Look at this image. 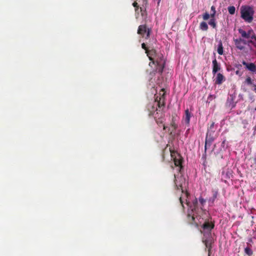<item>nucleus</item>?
Segmentation results:
<instances>
[{
	"label": "nucleus",
	"instance_id": "obj_1",
	"mask_svg": "<svg viewBox=\"0 0 256 256\" xmlns=\"http://www.w3.org/2000/svg\"><path fill=\"white\" fill-rule=\"evenodd\" d=\"M172 160L174 161L176 166L178 167V170L179 172L175 175L174 183L178 190L181 191L182 194L180 197V201L184 208H185L184 204L188 207V216L189 220L196 224V226L202 225L203 232L204 236H209L210 230L214 228V224L209 222H204V218H201L200 214H202L203 211L202 208H198L196 204L197 200L194 198H191L188 192V182H187V176H184L180 172L182 168V156L176 151L170 149Z\"/></svg>",
	"mask_w": 256,
	"mask_h": 256
},
{
	"label": "nucleus",
	"instance_id": "obj_25",
	"mask_svg": "<svg viewBox=\"0 0 256 256\" xmlns=\"http://www.w3.org/2000/svg\"><path fill=\"white\" fill-rule=\"evenodd\" d=\"M254 90L256 91V84L254 85Z\"/></svg>",
	"mask_w": 256,
	"mask_h": 256
},
{
	"label": "nucleus",
	"instance_id": "obj_29",
	"mask_svg": "<svg viewBox=\"0 0 256 256\" xmlns=\"http://www.w3.org/2000/svg\"><path fill=\"white\" fill-rule=\"evenodd\" d=\"M236 73L237 74H238V71H237V72H236Z\"/></svg>",
	"mask_w": 256,
	"mask_h": 256
},
{
	"label": "nucleus",
	"instance_id": "obj_16",
	"mask_svg": "<svg viewBox=\"0 0 256 256\" xmlns=\"http://www.w3.org/2000/svg\"><path fill=\"white\" fill-rule=\"evenodd\" d=\"M210 20L208 22V24L213 28H215L216 26V22L214 18H210Z\"/></svg>",
	"mask_w": 256,
	"mask_h": 256
},
{
	"label": "nucleus",
	"instance_id": "obj_20",
	"mask_svg": "<svg viewBox=\"0 0 256 256\" xmlns=\"http://www.w3.org/2000/svg\"><path fill=\"white\" fill-rule=\"evenodd\" d=\"M244 252L246 254H247L248 256H251L252 254V250L249 248H246L244 249Z\"/></svg>",
	"mask_w": 256,
	"mask_h": 256
},
{
	"label": "nucleus",
	"instance_id": "obj_6",
	"mask_svg": "<svg viewBox=\"0 0 256 256\" xmlns=\"http://www.w3.org/2000/svg\"><path fill=\"white\" fill-rule=\"evenodd\" d=\"M146 0H134L132 4L134 7H140V11L142 17H144L145 16L144 6L146 5Z\"/></svg>",
	"mask_w": 256,
	"mask_h": 256
},
{
	"label": "nucleus",
	"instance_id": "obj_24",
	"mask_svg": "<svg viewBox=\"0 0 256 256\" xmlns=\"http://www.w3.org/2000/svg\"><path fill=\"white\" fill-rule=\"evenodd\" d=\"M204 200L203 198H200V202L202 205L203 204L204 202Z\"/></svg>",
	"mask_w": 256,
	"mask_h": 256
},
{
	"label": "nucleus",
	"instance_id": "obj_4",
	"mask_svg": "<svg viewBox=\"0 0 256 256\" xmlns=\"http://www.w3.org/2000/svg\"><path fill=\"white\" fill-rule=\"evenodd\" d=\"M254 10L248 6H242L240 8L242 18L246 22H250L253 19Z\"/></svg>",
	"mask_w": 256,
	"mask_h": 256
},
{
	"label": "nucleus",
	"instance_id": "obj_26",
	"mask_svg": "<svg viewBox=\"0 0 256 256\" xmlns=\"http://www.w3.org/2000/svg\"><path fill=\"white\" fill-rule=\"evenodd\" d=\"M136 12L137 14H138V9H136Z\"/></svg>",
	"mask_w": 256,
	"mask_h": 256
},
{
	"label": "nucleus",
	"instance_id": "obj_28",
	"mask_svg": "<svg viewBox=\"0 0 256 256\" xmlns=\"http://www.w3.org/2000/svg\"><path fill=\"white\" fill-rule=\"evenodd\" d=\"M136 18H138V16H136Z\"/></svg>",
	"mask_w": 256,
	"mask_h": 256
},
{
	"label": "nucleus",
	"instance_id": "obj_13",
	"mask_svg": "<svg viewBox=\"0 0 256 256\" xmlns=\"http://www.w3.org/2000/svg\"><path fill=\"white\" fill-rule=\"evenodd\" d=\"M243 64L246 66V68L249 70H250L252 72H255L256 71V66L252 63L250 64H247L246 62H242Z\"/></svg>",
	"mask_w": 256,
	"mask_h": 256
},
{
	"label": "nucleus",
	"instance_id": "obj_15",
	"mask_svg": "<svg viewBox=\"0 0 256 256\" xmlns=\"http://www.w3.org/2000/svg\"><path fill=\"white\" fill-rule=\"evenodd\" d=\"M200 28L201 30L206 31L208 29V26L206 22H202L200 24Z\"/></svg>",
	"mask_w": 256,
	"mask_h": 256
},
{
	"label": "nucleus",
	"instance_id": "obj_3",
	"mask_svg": "<svg viewBox=\"0 0 256 256\" xmlns=\"http://www.w3.org/2000/svg\"><path fill=\"white\" fill-rule=\"evenodd\" d=\"M178 126L176 123V120L172 118L170 124H164L163 128L166 132L168 134L172 136L178 134L177 130Z\"/></svg>",
	"mask_w": 256,
	"mask_h": 256
},
{
	"label": "nucleus",
	"instance_id": "obj_7",
	"mask_svg": "<svg viewBox=\"0 0 256 256\" xmlns=\"http://www.w3.org/2000/svg\"><path fill=\"white\" fill-rule=\"evenodd\" d=\"M214 74V82L216 84H221L226 80L224 76L220 72H218Z\"/></svg>",
	"mask_w": 256,
	"mask_h": 256
},
{
	"label": "nucleus",
	"instance_id": "obj_2",
	"mask_svg": "<svg viewBox=\"0 0 256 256\" xmlns=\"http://www.w3.org/2000/svg\"><path fill=\"white\" fill-rule=\"evenodd\" d=\"M142 48L146 50V53L151 61L149 63V66L152 71L150 72V78L152 82H154L159 84L160 78L165 65V60L163 55L160 52H157L155 50H148L144 43L142 44Z\"/></svg>",
	"mask_w": 256,
	"mask_h": 256
},
{
	"label": "nucleus",
	"instance_id": "obj_8",
	"mask_svg": "<svg viewBox=\"0 0 256 256\" xmlns=\"http://www.w3.org/2000/svg\"><path fill=\"white\" fill-rule=\"evenodd\" d=\"M192 114L189 112L188 110L187 109L185 110L184 114L182 118V122L188 125L190 122V118L192 117Z\"/></svg>",
	"mask_w": 256,
	"mask_h": 256
},
{
	"label": "nucleus",
	"instance_id": "obj_17",
	"mask_svg": "<svg viewBox=\"0 0 256 256\" xmlns=\"http://www.w3.org/2000/svg\"><path fill=\"white\" fill-rule=\"evenodd\" d=\"M218 52L220 55H222L223 54V47L221 42H220L218 44Z\"/></svg>",
	"mask_w": 256,
	"mask_h": 256
},
{
	"label": "nucleus",
	"instance_id": "obj_19",
	"mask_svg": "<svg viewBox=\"0 0 256 256\" xmlns=\"http://www.w3.org/2000/svg\"><path fill=\"white\" fill-rule=\"evenodd\" d=\"M228 12L230 14H234L235 12V10H236V8L234 6H229L228 8Z\"/></svg>",
	"mask_w": 256,
	"mask_h": 256
},
{
	"label": "nucleus",
	"instance_id": "obj_18",
	"mask_svg": "<svg viewBox=\"0 0 256 256\" xmlns=\"http://www.w3.org/2000/svg\"><path fill=\"white\" fill-rule=\"evenodd\" d=\"M210 18H214L216 14V8L214 6H212L211 8Z\"/></svg>",
	"mask_w": 256,
	"mask_h": 256
},
{
	"label": "nucleus",
	"instance_id": "obj_21",
	"mask_svg": "<svg viewBox=\"0 0 256 256\" xmlns=\"http://www.w3.org/2000/svg\"><path fill=\"white\" fill-rule=\"evenodd\" d=\"M210 18V14H209L208 12H205L202 15L204 20H208Z\"/></svg>",
	"mask_w": 256,
	"mask_h": 256
},
{
	"label": "nucleus",
	"instance_id": "obj_14",
	"mask_svg": "<svg viewBox=\"0 0 256 256\" xmlns=\"http://www.w3.org/2000/svg\"><path fill=\"white\" fill-rule=\"evenodd\" d=\"M154 114V118L156 120V122L157 124H162L164 122V118L162 116L158 118V112L156 114Z\"/></svg>",
	"mask_w": 256,
	"mask_h": 256
},
{
	"label": "nucleus",
	"instance_id": "obj_5",
	"mask_svg": "<svg viewBox=\"0 0 256 256\" xmlns=\"http://www.w3.org/2000/svg\"><path fill=\"white\" fill-rule=\"evenodd\" d=\"M239 32L243 38L248 39L250 42H252L254 40H256L254 33L252 30H248V32H246L242 29H240L239 30Z\"/></svg>",
	"mask_w": 256,
	"mask_h": 256
},
{
	"label": "nucleus",
	"instance_id": "obj_22",
	"mask_svg": "<svg viewBox=\"0 0 256 256\" xmlns=\"http://www.w3.org/2000/svg\"><path fill=\"white\" fill-rule=\"evenodd\" d=\"M202 242L205 244V245L207 248H208L209 245L210 244V242H209V240L205 238H202Z\"/></svg>",
	"mask_w": 256,
	"mask_h": 256
},
{
	"label": "nucleus",
	"instance_id": "obj_23",
	"mask_svg": "<svg viewBox=\"0 0 256 256\" xmlns=\"http://www.w3.org/2000/svg\"><path fill=\"white\" fill-rule=\"evenodd\" d=\"M246 82L248 84H252V80H251L250 78V77L247 78L246 80Z\"/></svg>",
	"mask_w": 256,
	"mask_h": 256
},
{
	"label": "nucleus",
	"instance_id": "obj_11",
	"mask_svg": "<svg viewBox=\"0 0 256 256\" xmlns=\"http://www.w3.org/2000/svg\"><path fill=\"white\" fill-rule=\"evenodd\" d=\"M235 44L237 48L240 50H242L244 48L246 43L243 40L240 39L235 40Z\"/></svg>",
	"mask_w": 256,
	"mask_h": 256
},
{
	"label": "nucleus",
	"instance_id": "obj_27",
	"mask_svg": "<svg viewBox=\"0 0 256 256\" xmlns=\"http://www.w3.org/2000/svg\"><path fill=\"white\" fill-rule=\"evenodd\" d=\"M206 144H207V141L206 140Z\"/></svg>",
	"mask_w": 256,
	"mask_h": 256
},
{
	"label": "nucleus",
	"instance_id": "obj_12",
	"mask_svg": "<svg viewBox=\"0 0 256 256\" xmlns=\"http://www.w3.org/2000/svg\"><path fill=\"white\" fill-rule=\"evenodd\" d=\"M160 96L159 98V100H158V96H157L156 98V101L157 102V104L160 105L161 103H163L164 100V89H162L160 92Z\"/></svg>",
	"mask_w": 256,
	"mask_h": 256
},
{
	"label": "nucleus",
	"instance_id": "obj_10",
	"mask_svg": "<svg viewBox=\"0 0 256 256\" xmlns=\"http://www.w3.org/2000/svg\"><path fill=\"white\" fill-rule=\"evenodd\" d=\"M220 65L219 64L216 58L212 60V74H216L220 70Z\"/></svg>",
	"mask_w": 256,
	"mask_h": 256
},
{
	"label": "nucleus",
	"instance_id": "obj_9",
	"mask_svg": "<svg viewBox=\"0 0 256 256\" xmlns=\"http://www.w3.org/2000/svg\"><path fill=\"white\" fill-rule=\"evenodd\" d=\"M138 33L142 35V36H144V34H146V37L148 38L150 36V30H147L145 26H140L138 28Z\"/></svg>",
	"mask_w": 256,
	"mask_h": 256
}]
</instances>
